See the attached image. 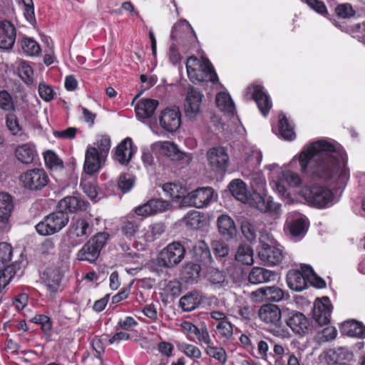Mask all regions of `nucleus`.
<instances>
[{
    "label": "nucleus",
    "instance_id": "nucleus-1",
    "mask_svg": "<svg viewBox=\"0 0 365 365\" xmlns=\"http://www.w3.org/2000/svg\"><path fill=\"white\" fill-rule=\"evenodd\" d=\"M339 151L332 143L320 140L304 148L299 160L303 171L309 168L312 175L328 179L339 170Z\"/></svg>",
    "mask_w": 365,
    "mask_h": 365
},
{
    "label": "nucleus",
    "instance_id": "nucleus-2",
    "mask_svg": "<svg viewBox=\"0 0 365 365\" xmlns=\"http://www.w3.org/2000/svg\"><path fill=\"white\" fill-rule=\"evenodd\" d=\"M298 194L308 203L319 208L329 206L334 199L332 192L321 186L303 187L298 191Z\"/></svg>",
    "mask_w": 365,
    "mask_h": 365
},
{
    "label": "nucleus",
    "instance_id": "nucleus-3",
    "mask_svg": "<svg viewBox=\"0 0 365 365\" xmlns=\"http://www.w3.org/2000/svg\"><path fill=\"white\" fill-rule=\"evenodd\" d=\"M68 214L59 210L46 216L36 225V230L43 236L53 235L61 230L68 224Z\"/></svg>",
    "mask_w": 365,
    "mask_h": 365
},
{
    "label": "nucleus",
    "instance_id": "nucleus-4",
    "mask_svg": "<svg viewBox=\"0 0 365 365\" xmlns=\"http://www.w3.org/2000/svg\"><path fill=\"white\" fill-rule=\"evenodd\" d=\"M301 182V178L297 173L285 170L279 174L276 180H274L273 187L285 203L291 204L294 202V199L284 183H287L291 187H297Z\"/></svg>",
    "mask_w": 365,
    "mask_h": 365
},
{
    "label": "nucleus",
    "instance_id": "nucleus-5",
    "mask_svg": "<svg viewBox=\"0 0 365 365\" xmlns=\"http://www.w3.org/2000/svg\"><path fill=\"white\" fill-rule=\"evenodd\" d=\"M185 247L178 242L170 243L160 252L158 264L165 268H173L185 257Z\"/></svg>",
    "mask_w": 365,
    "mask_h": 365
},
{
    "label": "nucleus",
    "instance_id": "nucleus-6",
    "mask_svg": "<svg viewBox=\"0 0 365 365\" xmlns=\"http://www.w3.org/2000/svg\"><path fill=\"white\" fill-rule=\"evenodd\" d=\"M107 239L108 235L104 232L96 235L78 252V259L82 261L94 262L98 257Z\"/></svg>",
    "mask_w": 365,
    "mask_h": 365
},
{
    "label": "nucleus",
    "instance_id": "nucleus-7",
    "mask_svg": "<svg viewBox=\"0 0 365 365\" xmlns=\"http://www.w3.org/2000/svg\"><path fill=\"white\" fill-rule=\"evenodd\" d=\"M203 94L197 88L189 86L184 102V110L187 117L195 119L202 112Z\"/></svg>",
    "mask_w": 365,
    "mask_h": 365
},
{
    "label": "nucleus",
    "instance_id": "nucleus-8",
    "mask_svg": "<svg viewBox=\"0 0 365 365\" xmlns=\"http://www.w3.org/2000/svg\"><path fill=\"white\" fill-rule=\"evenodd\" d=\"M19 180L25 188L38 190L44 187L48 182V178L42 169L35 168L21 174Z\"/></svg>",
    "mask_w": 365,
    "mask_h": 365
},
{
    "label": "nucleus",
    "instance_id": "nucleus-9",
    "mask_svg": "<svg viewBox=\"0 0 365 365\" xmlns=\"http://www.w3.org/2000/svg\"><path fill=\"white\" fill-rule=\"evenodd\" d=\"M207 159L211 169L216 173H224L229 163V156L222 147H214L207 152Z\"/></svg>",
    "mask_w": 365,
    "mask_h": 365
},
{
    "label": "nucleus",
    "instance_id": "nucleus-10",
    "mask_svg": "<svg viewBox=\"0 0 365 365\" xmlns=\"http://www.w3.org/2000/svg\"><path fill=\"white\" fill-rule=\"evenodd\" d=\"M252 299L257 302H277L284 297V291L277 286H266L251 292Z\"/></svg>",
    "mask_w": 365,
    "mask_h": 365
},
{
    "label": "nucleus",
    "instance_id": "nucleus-11",
    "mask_svg": "<svg viewBox=\"0 0 365 365\" xmlns=\"http://www.w3.org/2000/svg\"><path fill=\"white\" fill-rule=\"evenodd\" d=\"M180 123L181 115L178 108H168L162 111L160 125L165 130L174 132L179 128Z\"/></svg>",
    "mask_w": 365,
    "mask_h": 365
},
{
    "label": "nucleus",
    "instance_id": "nucleus-12",
    "mask_svg": "<svg viewBox=\"0 0 365 365\" xmlns=\"http://www.w3.org/2000/svg\"><path fill=\"white\" fill-rule=\"evenodd\" d=\"M331 304L328 297L317 299L314 304L313 319L320 326L329 322Z\"/></svg>",
    "mask_w": 365,
    "mask_h": 365
},
{
    "label": "nucleus",
    "instance_id": "nucleus-13",
    "mask_svg": "<svg viewBox=\"0 0 365 365\" xmlns=\"http://www.w3.org/2000/svg\"><path fill=\"white\" fill-rule=\"evenodd\" d=\"M170 204L166 200L152 199L146 203L135 208L134 212L137 215L148 217L158 212H164L169 209Z\"/></svg>",
    "mask_w": 365,
    "mask_h": 365
},
{
    "label": "nucleus",
    "instance_id": "nucleus-14",
    "mask_svg": "<svg viewBox=\"0 0 365 365\" xmlns=\"http://www.w3.org/2000/svg\"><path fill=\"white\" fill-rule=\"evenodd\" d=\"M214 191L212 188L207 187L197 189L190 192L185 197L186 202L190 206H193L197 208L203 207L207 205L213 197Z\"/></svg>",
    "mask_w": 365,
    "mask_h": 365
},
{
    "label": "nucleus",
    "instance_id": "nucleus-15",
    "mask_svg": "<svg viewBox=\"0 0 365 365\" xmlns=\"http://www.w3.org/2000/svg\"><path fill=\"white\" fill-rule=\"evenodd\" d=\"M247 96L256 102L263 115H266L272 108V102L261 86L252 85L247 88Z\"/></svg>",
    "mask_w": 365,
    "mask_h": 365
},
{
    "label": "nucleus",
    "instance_id": "nucleus-16",
    "mask_svg": "<svg viewBox=\"0 0 365 365\" xmlns=\"http://www.w3.org/2000/svg\"><path fill=\"white\" fill-rule=\"evenodd\" d=\"M105 160L96 147L88 146L85 154L84 171L88 175H93L101 168L102 162Z\"/></svg>",
    "mask_w": 365,
    "mask_h": 365
},
{
    "label": "nucleus",
    "instance_id": "nucleus-17",
    "mask_svg": "<svg viewBox=\"0 0 365 365\" xmlns=\"http://www.w3.org/2000/svg\"><path fill=\"white\" fill-rule=\"evenodd\" d=\"M307 266L302 267V272L297 269L289 271L287 274V282L291 289L295 292H301L307 287L308 272L306 268Z\"/></svg>",
    "mask_w": 365,
    "mask_h": 365
},
{
    "label": "nucleus",
    "instance_id": "nucleus-18",
    "mask_svg": "<svg viewBox=\"0 0 365 365\" xmlns=\"http://www.w3.org/2000/svg\"><path fill=\"white\" fill-rule=\"evenodd\" d=\"M258 255L264 264L268 266L277 264L283 258V254L281 249L271 246L268 244H264L260 247Z\"/></svg>",
    "mask_w": 365,
    "mask_h": 365
},
{
    "label": "nucleus",
    "instance_id": "nucleus-19",
    "mask_svg": "<svg viewBox=\"0 0 365 365\" xmlns=\"http://www.w3.org/2000/svg\"><path fill=\"white\" fill-rule=\"evenodd\" d=\"M287 324L292 330L299 334H304L310 329L309 319L301 312H295L289 314Z\"/></svg>",
    "mask_w": 365,
    "mask_h": 365
},
{
    "label": "nucleus",
    "instance_id": "nucleus-20",
    "mask_svg": "<svg viewBox=\"0 0 365 365\" xmlns=\"http://www.w3.org/2000/svg\"><path fill=\"white\" fill-rule=\"evenodd\" d=\"M159 102L155 99L142 98L136 104L135 110L136 116L140 120L150 118L155 113Z\"/></svg>",
    "mask_w": 365,
    "mask_h": 365
},
{
    "label": "nucleus",
    "instance_id": "nucleus-21",
    "mask_svg": "<svg viewBox=\"0 0 365 365\" xmlns=\"http://www.w3.org/2000/svg\"><path fill=\"white\" fill-rule=\"evenodd\" d=\"M259 317L262 321L267 324L279 327L281 324V311L274 304H266L262 306L259 311Z\"/></svg>",
    "mask_w": 365,
    "mask_h": 365
},
{
    "label": "nucleus",
    "instance_id": "nucleus-22",
    "mask_svg": "<svg viewBox=\"0 0 365 365\" xmlns=\"http://www.w3.org/2000/svg\"><path fill=\"white\" fill-rule=\"evenodd\" d=\"M195 74L200 76V78H190L192 82H201L209 80L212 83L218 81L217 76L210 61L205 58H202L200 67L196 69Z\"/></svg>",
    "mask_w": 365,
    "mask_h": 365
},
{
    "label": "nucleus",
    "instance_id": "nucleus-23",
    "mask_svg": "<svg viewBox=\"0 0 365 365\" xmlns=\"http://www.w3.org/2000/svg\"><path fill=\"white\" fill-rule=\"evenodd\" d=\"M12 208L11 195L6 192H0V230H4L8 226Z\"/></svg>",
    "mask_w": 365,
    "mask_h": 365
},
{
    "label": "nucleus",
    "instance_id": "nucleus-24",
    "mask_svg": "<svg viewBox=\"0 0 365 365\" xmlns=\"http://www.w3.org/2000/svg\"><path fill=\"white\" fill-rule=\"evenodd\" d=\"M251 204L262 212H277L280 210V206L275 204L271 197L258 193L253 195Z\"/></svg>",
    "mask_w": 365,
    "mask_h": 365
},
{
    "label": "nucleus",
    "instance_id": "nucleus-25",
    "mask_svg": "<svg viewBox=\"0 0 365 365\" xmlns=\"http://www.w3.org/2000/svg\"><path fill=\"white\" fill-rule=\"evenodd\" d=\"M133 153L132 140L127 138L117 146L115 159L121 165H127L131 160Z\"/></svg>",
    "mask_w": 365,
    "mask_h": 365
},
{
    "label": "nucleus",
    "instance_id": "nucleus-26",
    "mask_svg": "<svg viewBox=\"0 0 365 365\" xmlns=\"http://www.w3.org/2000/svg\"><path fill=\"white\" fill-rule=\"evenodd\" d=\"M16 31L14 24H0V48L11 49L15 42Z\"/></svg>",
    "mask_w": 365,
    "mask_h": 365
},
{
    "label": "nucleus",
    "instance_id": "nucleus-27",
    "mask_svg": "<svg viewBox=\"0 0 365 365\" xmlns=\"http://www.w3.org/2000/svg\"><path fill=\"white\" fill-rule=\"evenodd\" d=\"M60 210L73 212L86 209V203L76 196H68L61 200L58 204Z\"/></svg>",
    "mask_w": 365,
    "mask_h": 365
},
{
    "label": "nucleus",
    "instance_id": "nucleus-28",
    "mask_svg": "<svg viewBox=\"0 0 365 365\" xmlns=\"http://www.w3.org/2000/svg\"><path fill=\"white\" fill-rule=\"evenodd\" d=\"M274 272L259 267H253L249 273L248 280L250 283L258 284L265 283L274 279Z\"/></svg>",
    "mask_w": 365,
    "mask_h": 365
},
{
    "label": "nucleus",
    "instance_id": "nucleus-29",
    "mask_svg": "<svg viewBox=\"0 0 365 365\" xmlns=\"http://www.w3.org/2000/svg\"><path fill=\"white\" fill-rule=\"evenodd\" d=\"M202 302V296L197 291H192L182 296L179 305L184 312H192L197 309Z\"/></svg>",
    "mask_w": 365,
    "mask_h": 365
},
{
    "label": "nucleus",
    "instance_id": "nucleus-30",
    "mask_svg": "<svg viewBox=\"0 0 365 365\" xmlns=\"http://www.w3.org/2000/svg\"><path fill=\"white\" fill-rule=\"evenodd\" d=\"M217 228L224 237L232 238L237 234V229L233 220L227 215H222L217 218Z\"/></svg>",
    "mask_w": 365,
    "mask_h": 365
},
{
    "label": "nucleus",
    "instance_id": "nucleus-31",
    "mask_svg": "<svg viewBox=\"0 0 365 365\" xmlns=\"http://www.w3.org/2000/svg\"><path fill=\"white\" fill-rule=\"evenodd\" d=\"M353 354L345 347L330 349L327 351V358L330 364H342L344 360L351 359Z\"/></svg>",
    "mask_w": 365,
    "mask_h": 365
},
{
    "label": "nucleus",
    "instance_id": "nucleus-32",
    "mask_svg": "<svg viewBox=\"0 0 365 365\" xmlns=\"http://www.w3.org/2000/svg\"><path fill=\"white\" fill-rule=\"evenodd\" d=\"M200 270V264L192 262L187 263L182 268L180 278L186 283L192 284L199 278Z\"/></svg>",
    "mask_w": 365,
    "mask_h": 365
},
{
    "label": "nucleus",
    "instance_id": "nucleus-33",
    "mask_svg": "<svg viewBox=\"0 0 365 365\" xmlns=\"http://www.w3.org/2000/svg\"><path fill=\"white\" fill-rule=\"evenodd\" d=\"M341 329L343 334L349 336L365 337V327L355 320L344 322Z\"/></svg>",
    "mask_w": 365,
    "mask_h": 365
},
{
    "label": "nucleus",
    "instance_id": "nucleus-34",
    "mask_svg": "<svg viewBox=\"0 0 365 365\" xmlns=\"http://www.w3.org/2000/svg\"><path fill=\"white\" fill-rule=\"evenodd\" d=\"M15 155L22 163L30 164L34 161L36 151L32 144L26 143L16 148Z\"/></svg>",
    "mask_w": 365,
    "mask_h": 365
},
{
    "label": "nucleus",
    "instance_id": "nucleus-35",
    "mask_svg": "<svg viewBox=\"0 0 365 365\" xmlns=\"http://www.w3.org/2000/svg\"><path fill=\"white\" fill-rule=\"evenodd\" d=\"M160 149L162 154L171 158L173 160H180L185 157L187 158V162L190 160V158L184 153H182L173 143L169 141L163 142Z\"/></svg>",
    "mask_w": 365,
    "mask_h": 365
},
{
    "label": "nucleus",
    "instance_id": "nucleus-36",
    "mask_svg": "<svg viewBox=\"0 0 365 365\" xmlns=\"http://www.w3.org/2000/svg\"><path fill=\"white\" fill-rule=\"evenodd\" d=\"M235 259L245 265H252L254 263L253 250L247 245H240L235 255Z\"/></svg>",
    "mask_w": 365,
    "mask_h": 365
},
{
    "label": "nucleus",
    "instance_id": "nucleus-37",
    "mask_svg": "<svg viewBox=\"0 0 365 365\" xmlns=\"http://www.w3.org/2000/svg\"><path fill=\"white\" fill-rule=\"evenodd\" d=\"M140 221L134 217H130L122 222L121 232L128 238L134 237L140 230Z\"/></svg>",
    "mask_w": 365,
    "mask_h": 365
},
{
    "label": "nucleus",
    "instance_id": "nucleus-38",
    "mask_svg": "<svg viewBox=\"0 0 365 365\" xmlns=\"http://www.w3.org/2000/svg\"><path fill=\"white\" fill-rule=\"evenodd\" d=\"M232 195L238 200L245 202L247 201V190L245 182L240 180H234L229 185Z\"/></svg>",
    "mask_w": 365,
    "mask_h": 365
},
{
    "label": "nucleus",
    "instance_id": "nucleus-39",
    "mask_svg": "<svg viewBox=\"0 0 365 365\" xmlns=\"http://www.w3.org/2000/svg\"><path fill=\"white\" fill-rule=\"evenodd\" d=\"M216 104L217 107L224 113L233 115L235 108L232 100L229 94L221 92L216 96Z\"/></svg>",
    "mask_w": 365,
    "mask_h": 365
},
{
    "label": "nucleus",
    "instance_id": "nucleus-40",
    "mask_svg": "<svg viewBox=\"0 0 365 365\" xmlns=\"http://www.w3.org/2000/svg\"><path fill=\"white\" fill-rule=\"evenodd\" d=\"M16 262H13L11 265L0 269V293L16 274Z\"/></svg>",
    "mask_w": 365,
    "mask_h": 365
},
{
    "label": "nucleus",
    "instance_id": "nucleus-41",
    "mask_svg": "<svg viewBox=\"0 0 365 365\" xmlns=\"http://www.w3.org/2000/svg\"><path fill=\"white\" fill-rule=\"evenodd\" d=\"M241 230L244 237L250 242L255 241L257 237L256 224L249 219L241 220Z\"/></svg>",
    "mask_w": 365,
    "mask_h": 365
},
{
    "label": "nucleus",
    "instance_id": "nucleus-42",
    "mask_svg": "<svg viewBox=\"0 0 365 365\" xmlns=\"http://www.w3.org/2000/svg\"><path fill=\"white\" fill-rule=\"evenodd\" d=\"M207 278L211 283L219 287L227 286L228 284L227 281L225 279L224 272L214 267L208 269Z\"/></svg>",
    "mask_w": 365,
    "mask_h": 365
},
{
    "label": "nucleus",
    "instance_id": "nucleus-43",
    "mask_svg": "<svg viewBox=\"0 0 365 365\" xmlns=\"http://www.w3.org/2000/svg\"><path fill=\"white\" fill-rule=\"evenodd\" d=\"M287 226L290 234L293 237H299L304 235L307 229V222L302 218L292 220L287 224Z\"/></svg>",
    "mask_w": 365,
    "mask_h": 365
},
{
    "label": "nucleus",
    "instance_id": "nucleus-44",
    "mask_svg": "<svg viewBox=\"0 0 365 365\" xmlns=\"http://www.w3.org/2000/svg\"><path fill=\"white\" fill-rule=\"evenodd\" d=\"M71 232L76 237H82L91 233V228L86 220L78 219L73 224Z\"/></svg>",
    "mask_w": 365,
    "mask_h": 365
},
{
    "label": "nucleus",
    "instance_id": "nucleus-45",
    "mask_svg": "<svg viewBox=\"0 0 365 365\" xmlns=\"http://www.w3.org/2000/svg\"><path fill=\"white\" fill-rule=\"evenodd\" d=\"M195 255L198 261L205 266L211 264L212 258L208 246L205 243H202L195 248Z\"/></svg>",
    "mask_w": 365,
    "mask_h": 365
},
{
    "label": "nucleus",
    "instance_id": "nucleus-46",
    "mask_svg": "<svg viewBox=\"0 0 365 365\" xmlns=\"http://www.w3.org/2000/svg\"><path fill=\"white\" fill-rule=\"evenodd\" d=\"M44 160L46 166L51 170H61L63 168V161L55 153L48 150L44 154Z\"/></svg>",
    "mask_w": 365,
    "mask_h": 365
},
{
    "label": "nucleus",
    "instance_id": "nucleus-47",
    "mask_svg": "<svg viewBox=\"0 0 365 365\" xmlns=\"http://www.w3.org/2000/svg\"><path fill=\"white\" fill-rule=\"evenodd\" d=\"M12 257L11 246L6 242L0 243V269L5 268L9 264Z\"/></svg>",
    "mask_w": 365,
    "mask_h": 365
},
{
    "label": "nucleus",
    "instance_id": "nucleus-48",
    "mask_svg": "<svg viewBox=\"0 0 365 365\" xmlns=\"http://www.w3.org/2000/svg\"><path fill=\"white\" fill-rule=\"evenodd\" d=\"M21 47L23 51L31 56H37L41 52L38 43L31 38H24L21 41Z\"/></svg>",
    "mask_w": 365,
    "mask_h": 365
},
{
    "label": "nucleus",
    "instance_id": "nucleus-49",
    "mask_svg": "<svg viewBox=\"0 0 365 365\" xmlns=\"http://www.w3.org/2000/svg\"><path fill=\"white\" fill-rule=\"evenodd\" d=\"M182 220L186 226L192 229L199 228L202 225V217L200 212L197 211L188 212Z\"/></svg>",
    "mask_w": 365,
    "mask_h": 365
},
{
    "label": "nucleus",
    "instance_id": "nucleus-50",
    "mask_svg": "<svg viewBox=\"0 0 365 365\" xmlns=\"http://www.w3.org/2000/svg\"><path fill=\"white\" fill-rule=\"evenodd\" d=\"M163 190L166 195L170 197L173 200H177L180 197H184L185 192L181 190L178 185L174 183H165L162 186Z\"/></svg>",
    "mask_w": 365,
    "mask_h": 365
},
{
    "label": "nucleus",
    "instance_id": "nucleus-51",
    "mask_svg": "<svg viewBox=\"0 0 365 365\" xmlns=\"http://www.w3.org/2000/svg\"><path fill=\"white\" fill-rule=\"evenodd\" d=\"M217 334L224 339L230 340L233 335V329L232 324L228 320L219 322L216 325Z\"/></svg>",
    "mask_w": 365,
    "mask_h": 365
},
{
    "label": "nucleus",
    "instance_id": "nucleus-52",
    "mask_svg": "<svg viewBox=\"0 0 365 365\" xmlns=\"http://www.w3.org/2000/svg\"><path fill=\"white\" fill-rule=\"evenodd\" d=\"M205 351L209 356L215 359L222 364L226 363L227 360L226 351L222 347H216L209 344L207 345Z\"/></svg>",
    "mask_w": 365,
    "mask_h": 365
},
{
    "label": "nucleus",
    "instance_id": "nucleus-53",
    "mask_svg": "<svg viewBox=\"0 0 365 365\" xmlns=\"http://www.w3.org/2000/svg\"><path fill=\"white\" fill-rule=\"evenodd\" d=\"M335 14L339 19H349L356 14L355 10L349 3H343L338 4L335 9Z\"/></svg>",
    "mask_w": 365,
    "mask_h": 365
},
{
    "label": "nucleus",
    "instance_id": "nucleus-54",
    "mask_svg": "<svg viewBox=\"0 0 365 365\" xmlns=\"http://www.w3.org/2000/svg\"><path fill=\"white\" fill-rule=\"evenodd\" d=\"M279 131L282 136L286 140H292L295 136L293 128L283 115H279Z\"/></svg>",
    "mask_w": 365,
    "mask_h": 365
},
{
    "label": "nucleus",
    "instance_id": "nucleus-55",
    "mask_svg": "<svg viewBox=\"0 0 365 365\" xmlns=\"http://www.w3.org/2000/svg\"><path fill=\"white\" fill-rule=\"evenodd\" d=\"M337 334V331L334 327H327L316 335V339L319 344L334 340Z\"/></svg>",
    "mask_w": 365,
    "mask_h": 365
},
{
    "label": "nucleus",
    "instance_id": "nucleus-56",
    "mask_svg": "<svg viewBox=\"0 0 365 365\" xmlns=\"http://www.w3.org/2000/svg\"><path fill=\"white\" fill-rule=\"evenodd\" d=\"M135 183V178L130 174H122L118 180V188L123 192H127L131 190Z\"/></svg>",
    "mask_w": 365,
    "mask_h": 365
},
{
    "label": "nucleus",
    "instance_id": "nucleus-57",
    "mask_svg": "<svg viewBox=\"0 0 365 365\" xmlns=\"http://www.w3.org/2000/svg\"><path fill=\"white\" fill-rule=\"evenodd\" d=\"M201 61L195 56H190L186 62L187 73L189 78H200V76L195 74L196 69L200 67Z\"/></svg>",
    "mask_w": 365,
    "mask_h": 365
},
{
    "label": "nucleus",
    "instance_id": "nucleus-58",
    "mask_svg": "<svg viewBox=\"0 0 365 365\" xmlns=\"http://www.w3.org/2000/svg\"><path fill=\"white\" fill-rule=\"evenodd\" d=\"M18 72L20 78L26 83L32 81L33 69L26 62L21 61L18 67Z\"/></svg>",
    "mask_w": 365,
    "mask_h": 365
},
{
    "label": "nucleus",
    "instance_id": "nucleus-59",
    "mask_svg": "<svg viewBox=\"0 0 365 365\" xmlns=\"http://www.w3.org/2000/svg\"><path fill=\"white\" fill-rule=\"evenodd\" d=\"M95 146L98 150V153L106 158L108 152L110 148V139L107 135L101 136L99 140H97Z\"/></svg>",
    "mask_w": 365,
    "mask_h": 365
},
{
    "label": "nucleus",
    "instance_id": "nucleus-60",
    "mask_svg": "<svg viewBox=\"0 0 365 365\" xmlns=\"http://www.w3.org/2000/svg\"><path fill=\"white\" fill-rule=\"evenodd\" d=\"M212 247L215 254L220 257L228 255L230 249L226 242L221 240H216L212 242Z\"/></svg>",
    "mask_w": 365,
    "mask_h": 365
},
{
    "label": "nucleus",
    "instance_id": "nucleus-61",
    "mask_svg": "<svg viewBox=\"0 0 365 365\" xmlns=\"http://www.w3.org/2000/svg\"><path fill=\"white\" fill-rule=\"evenodd\" d=\"M6 124L7 128L14 135H18L21 130L17 118L14 114H8L6 115Z\"/></svg>",
    "mask_w": 365,
    "mask_h": 365
},
{
    "label": "nucleus",
    "instance_id": "nucleus-62",
    "mask_svg": "<svg viewBox=\"0 0 365 365\" xmlns=\"http://www.w3.org/2000/svg\"><path fill=\"white\" fill-rule=\"evenodd\" d=\"M0 108L4 110H12L14 108L12 98L6 91H0Z\"/></svg>",
    "mask_w": 365,
    "mask_h": 365
},
{
    "label": "nucleus",
    "instance_id": "nucleus-63",
    "mask_svg": "<svg viewBox=\"0 0 365 365\" xmlns=\"http://www.w3.org/2000/svg\"><path fill=\"white\" fill-rule=\"evenodd\" d=\"M194 336L197 337V339L200 344H205L206 345L212 344L209 331L205 326L201 328L197 327V331L195 333Z\"/></svg>",
    "mask_w": 365,
    "mask_h": 365
},
{
    "label": "nucleus",
    "instance_id": "nucleus-64",
    "mask_svg": "<svg viewBox=\"0 0 365 365\" xmlns=\"http://www.w3.org/2000/svg\"><path fill=\"white\" fill-rule=\"evenodd\" d=\"M305 3L318 14L327 16L328 14L325 4L320 0H307Z\"/></svg>",
    "mask_w": 365,
    "mask_h": 365
}]
</instances>
